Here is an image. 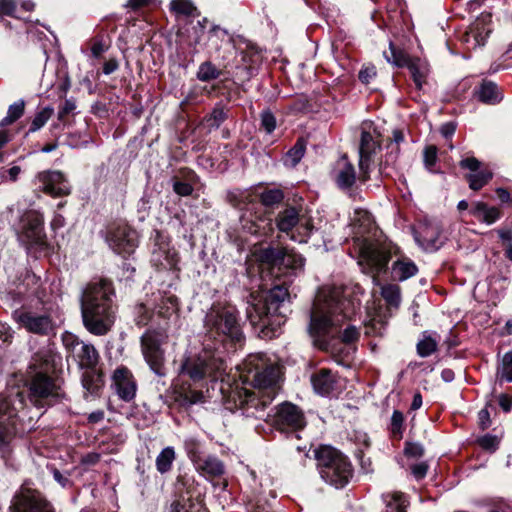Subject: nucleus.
Listing matches in <instances>:
<instances>
[{
  "mask_svg": "<svg viewBox=\"0 0 512 512\" xmlns=\"http://www.w3.org/2000/svg\"><path fill=\"white\" fill-rule=\"evenodd\" d=\"M282 366L265 354L249 355L243 363L244 383L253 389L236 386L226 398L225 406L232 412L240 411L248 418L262 419L266 408L274 400L282 377Z\"/></svg>",
  "mask_w": 512,
  "mask_h": 512,
  "instance_id": "obj_1",
  "label": "nucleus"
},
{
  "mask_svg": "<svg viewBox=\"0 0 512 512\" xmlns=\"http://www.w3.org/2000/svg\"><path fill=\"white\" fill-rule=\"evenodd\" d=\"M359 305L358 301L348 298L342 288L321 289L311 312L309 333L318 338L340 333L344 322L352 319Z\"/></svg>",
  "mask_w": 512,
  "mask_h": 512,
  "instance_id": "obj_2",
  "label": "nucleus"
},
{
  "mask_svg": "<svg viewBox=\"0 0 512 512\" xmlns=\"http://www.w3.org/2000/svg\"><path fill=\"white\" fill-rule=\"evenodd\" d=\"M114 288L111 281H91L81 296V314L84 327L93 335H106L116 320L117 307L114 302Z\"/></svg>",
  "mask_w": 512,
  "mask_h": 512,
  "instance_id": "obj_3",
  "label": "nucleus"
},
{
  "mask_svg": "<svg viewBox=\"0 0 512 512\" xmlns=\"http://www.w3.org/2000/svg\"><path fill=\"white\" fill-rule=\"evenodd\" d=\"M177 302L172 297L162 298L154 310L156 324L160 329H148L140 338L142 355L150 369L158 376H164L165 351L168 335L163 328L167 321L176 313Z\"/></svg>",
  "mask_w": 512,
  "mask_h": 512,
  "instance_id": "obj_4",
  "label": "nucleus"
},
{
  "mask_svg": "<svg viewBox=\"0 0 512 512\" xmlns=\"http://www.w3.org/2000/svg\"><path fill=\"white\" fill-rule=\"evenodd\" d=\"M251 298L253 301L248 303L246 315L253 326L268 328L273 324L280 325L284 321L285 313L282 309L289 298L286 287L276 285L262 299H256L252 294Z\"/></svg>",
  "mask_w": 512,
  "mask_h": 512,
  "instance_id": "obj_5",
  "label": "nucleus"
},
{
  "mask_svg": "<svg viewBox=\"0 0 512 512\" xmlns=\"http://www.w3.org/2000/svg\"><path fill=\"white\" fill-rule=\"evenodd\" d=\"M314 457L321 478L337 487L342 488L352 477V466L346 456L329 445H321L314 450Z\"/></svg>",
  "mask_w": 512,
  "mask_h": 512,
  "instance_id": "obj_6",
  "label": "nucleus"
},
{
  "mask_svg": "<svg viewBox=\"0 0 512 512\" xmlns=\"http://www.w3.org/2000/svg\"><path fill=\"white\" fill-rule=\"evenodd\" d=\"M204 323L211 337L228 338L233 342H241L243 339L237 309L232 305H212L206 313Z\"/></svg>",
  "mask_w": 512,
  "mask_h": 512,
  "instance_id": "obj_7",
  "label": "nucleus"
},
{
  "mask_svg": "<svg viewBox=\"0 0 512 512\" xmlns=\"http://www.w3.org/2000/svg\"><path fill=\"white\" fill-rule=\"evenodd\" d=\"M225 361L217 348H204L194 355H186L180 365V374L198 382L205 377H216L225 370Z\"/></svg>",
  "mask_w": 512,
  "mask_h": 512,
  "instance_id": "obj_8",
  "label": "nucleus"
},
{
  "mask_svg": "<svg viewBox=\"0 0 512 512\" xmlns=\"http://www.w3.org/2000/svg\"><path fill=\"white\" fill-rule=\"evenodd\" d=\"M359 143V180L365 182L369 179V171L373 157L381 148V133L372 121H364L360 126Z\"/></svg>",
  "mask_w": 512,
  "mask_h": 512,
  "instance_id": "obj_9",
  "label": "nucleus"
},
{
  "mask_svg": "<svg viewBox=\"0 0 512 512\" xmlns=\"http://www.w3.org/2000/svg\"><path fill=\"white\" fill-rule=\"evenodd\" d=\"M62 396L56 381L46 373H35L28 382V399L36 407L55 404Z\"/></svg>",
  "mask_w": 512,
  "mask_h": 512,
  "instance_id": "obj_10",
  "label": "nucleus"
},
{
  "mask_svg": "<svg viewBox=\"0 0 512 512\" xmlns=\"http://www.w3.org/2000/svg\"><path fill=\"white\" fill-rule=\"evenodd\" d=\"M22 222L19 239L25 245L27 251L36 254V252L45 250L47 239L43 229V215L38 211L31 210L23 216Z\"/></svg>",
  "mask_w": 512,
  "mask_h": 512,
  "instance_id": "obj_11",
  "label": "nucleus"
},
{
  "mask_svg": "<svg viewBox=\"0 0 512 512\" xmlns=\"http://www.w3.org/2000/svg\"><path fill=\"white\" fill-rule=\"evenodd\" d=\"M272 425L283 433H295L303 429L306 420L302 410L291 402H283L275 408Z\"/></svg>",
  "mask_w": 512,
  "mask_h": 512,
  "instance_id": "obj_12",
  "label": "nucleus"
},
{
  "mask_svg": "<svg viewBox=\"0 0 512 512\" xmlns=\"http://www.w3.org/2000/svg\"><path fill=\"white\" fill-rule=\"evenodd\" d=\"M392 255V246L384 244L377 246L374 244H364L361 248L359 264L363 267L364 271L373 274H378L384 271Z\"/></svg>",
  "mask_w": 512,
  "mask_h": 512,
  "instance_id": "obj_13",
  "label": "nucleus"
},
{
  "mask_svg": "<svg viewBox=\"0 0 512 512\" xmlns=\"http://www.w3.org/2000/svg\"><path fill=\"white\" fill-rule=\"evenodd\" d=\"M12 507L13 512H55L41 492L26 486L15 495Z\"/></svg>",
  "mask_w": 512,
  "mask_h": 512,
  "instance_id": "obj_14",
  "label": "nucleus"
},
{
  "mask_svg": "<svg viewBox=\"0 0 512 512\" xmlns=\"http://www.w3.org/2000/svg\"><path fill=\"white\" fill-rule=\"evenodd\" d=\"M107 242L115 253L130 255L137 247V234L127 225H118L109 229Z\"/></svg>",
  "mask_w": 512,
  "mask_h": 512,
  "instance_id": "obj_15",
  "label": "nucleus"
},
{
  "mask_svg": "<svg viewBox=\"0 0 512 512\" xmlns=\"http://www.w3.org/2000/svg\"><path fill=\"white\" fill-rule=\"evenodd\" d=\"M13 318L21 327L33 334L46 336L53 331V321L48 315L17 309L13 312Z\"/></svg>",
  "mask_w": 512,
  "mask_h": 512,
  "instance_id": "obj_16",
  "label": "nucleus"
},
{
  "mask_svg": "<svg viewBox=\"0 0 512 512\" xmlns=\"http://www.w3.org/2000/svg\"><path fill=\"white\" fill-rule=\"evenodd\" d=\"M112 387L115 389L118 397L130 402L136 396L137 383L132 372L124 366L118 367L112 375Z\"/></svg>",
  "mask_w": 512,
  "mask_h": 512,
  "instance_id": "obj_17",
  "label": "nucleus"
},
{
  "mask_svg": "<svg viewBox=\"0 0 512 512\" xmlns=\"http://www.w3.org/2000/svg\"><path fill=\"white\" fill-rule=\"evenodd\" d=\"M37 189L47 195L58 197L69 193L68 182L58 171H45L37 176Z\"/></svg>",
  "mask_w": 512,
  "mask_h": 512,
  "instance_id": "obj_18",
  "label": "nucleus"
},
{
  "mask_svg": "<svg viewBox=\"0 0 512 512\" xmlns=\"http://www.w3.org/2000/svg\"><path fill=\"white\" fill-rule=\"evenodd\" d=\"M330 175L337 186L342 190L350 189L357 179L354 165L345 155L334 163Z\"/></svg>",
  "mask_w": 512,
  "mask_h": 512,
  "instance_id": "obj_19",
  "label": "nucleus"
},
{
  "mask_svg": "<svg viewBox=\"0 0 512 512\" xmlns=\"http://www.w3.org/2000/svg\"><path fill=\"white\" fill-rule=\"evenodd\" d=\"M339 377L330 369L322 368L311 376V383L316 393L329 396L340 389Z\"/></svg>",
  "mask_w": 512,
  "mask_h": 512,
  "instance_id": "obj_20",
  "label": "nucleus"
},
{
  "mask_svg": "<svg viewBox=\"0 0 512 512\" xmlns=\"http://www.w3.org/2000/svg\"><path fill=\"white\" fill-rule=\"evenodd\" d=\"M280 248L266 247V248H255L248 262L252 264H258L260 270L268 269L273 270L278 268Z\"/></svg>",
  "mask_w": 512,
  "mask_h": 512,
  "instance_id": "obj_21",
  "label": "nucleus"
},
{
  "mask_svg": "<svg viewBox=\"0 0 512 512\" xmlns=\"http://www.w3.org/2000/svg\"><path fill=\"white\" fill-rule=\"evenodd\" d=\"M0 399L5 401L7 405H2L0 409V422H12L16 425V418L21 409L24 408V394L16 392L13 395L2 396Z\"/></svg>",
  "mask_w": 512,
  "mask_h": 512,
  "instance_id": "obj_22",
  "label": "nucleus"
},
{
  "mask_svg": "<svg viewBox=\"0 0 512 512\" xmlns=\"http://www.w3.org/2000/svg\"><path fill=\"white\" fill-rule=\"evenodd\" d=\"M156 248L152 252V262L163 268H174L178 262L176 250L170 247L166 241L156 242Z\"/></svg>",
  "mask_w": 512,
  "mask_h": 512,
  "instance_id": "obj_23",
  "label": "nucleus"
},
{
  "mask_svg": "<svg viewBox=\"0 0 512 512\" xmlns=\"http://www.w3.org/2000/svg\"><path fill=\"white\" fill-rule=\"evenodd\" d=\"M208 46L217 53H220V50L223 47L228 50L236 49L233 36L219 25H213L209 30Z\"/></svg>",
  "mask_w": 512,
  "mask_h": 512,
  "instance_id": "obj_24",
  "label": "nucleus"
},
{
  "mask_svg": "<svg viewBox=\"0 0 512 512\" xmlns=\"http://www.w3.org/2000/svg\"><path fill=\"white\" fill-rule=\"evenodd\" d=\"M71 358L81 369L94 368L98 363L99 353L92 344L83 342Z\"/></svg>",
  "mask_w": 512,
  "mask_h": 512,
  "instance_id": "obj_25",
  "label": "nucleus"
},
{
  "mask_svg": "<svg viewBox=\"0 0 512 512\" xmlns=\"http://www.w3.org/2000/svg\"><path fill=\"white\" fill-rule=\"evenodd\" d=\"M407 68L411 74L413 82L417 89L421 90L426 84L427 77L430 73V67L426 60L420 58H412L407 65Z\"/></svg>",
  "mask_w": 512,
  "mask_h": 512,
  "instance_id": "obj_26",
  "label": "nucleus"
},
{
  "mask_svg": "<svg viewBox=\"0 0 512 512\" xmlns=\"http://www.w3.org/2000/svg\"><path fill=\"white\" fill-rule=\"evenodd\" d=\"M195 466L197 470L209 478L220 477L225 473L224 463L216 456L209 455L202 457Z\"/></svg>",
  "mask_w": 512,
  "mask_h": 512,
  "instance_id": "obj_27",
  "label": "nucleus"
},
{
  "mask_svg": "<svg viewBox=\"0 0 512 512\" xmlns=\"http://www.w3.org/2000/svg\"><path fill=\"white\" fill-rule=\"evenodd\" d=\"M417 272L418 268L412 260L401 258L392 264L391 277L393 280L402 282L413 277Z\"/></svg>",
  "mask_w": 512,
  "mask_h": 512,
  "instance_id": "obj_28",
  "label": "nucleus"
},
{
  "mask_svg": "<svg viewBox=\"0 0 512 512\" xmlns=\"http://www.w3.org/2000/svg\"><path fill=\"white\" fill-rule=\"evenodd\" d=\"M243 228L246 229L250 234L257 236H268L274 230L271 218L266 216H258L251 220L244 218Z\"/></svg>",
  "mask_w": 512,
  "mask_h": 512,
  "instance_id": "obj_29",
  "label": "nucleus"
},
{
  "mask_svg": "<svg viewBox=\"0 0 512 512\" xmlns=\"http://www.w3.org/2000/svg\"><path fill=\"white\" fill-rule=\"evenodd\" d=\"M299 221V211L292 206L286 207L284 210L280 211L276 217L277 228L285 233L291 231Z\"/></svg>",
  "mask_w": 512,
  "mask_h": 512,
  "instance_id": "obj_30",
  "label": "nucleus"
},
{
  "mask_svg": "<svg viewBox=\"0 0 512 512\" xmlns=\"http://www.w3.org/2000/svg\"><path fill=\"white\" fill-rule=\"evenodd\" d=\"M103 375L94 368H87L82 374V386L91 395H97L103 387Z\"/></svg>",
  "mask_w": 512,
  "mask_h": 512,
  "instance_id": "obj_31",
  "label": "nucleus"
},
{
  "mask_svg": "<svg viewBox=\"0 0 512 512\" xmlns=\"http://www.w3.org/2000/svg\"><path fill=\"white\" fill-rule=\"evenodd\" d=\"M470 213L480 221L490 225L501 217V211L496 207H489L484 202H477L473 205Z\"/></svg>",
  "mask_w": 512,
  "mask_h": 512,
  "instance_id": "obj_32",
  "label": "nucleus"
},
{
  "mask_svg": "<svg viewBox=\"0 0 512 512\" xmlns=\"http://www.w3.org/2000/svg\"><path fill=\"white\" fill-rule=\"evenodd\" d=\"M478 99L485 103L494 105L499 103L503 96L497 85L490 81H484L476 92Z\"/></svg>",
  "mask_w": 512,
  "mask_h": 512,
  "instance_id": "obj_33",
  "label": "nucleus"
},
{
  "mask_svg": "<svg viewBox=\"0 0 512 512\" xmlns=\"http://www.w3.org/2000/svg\"><path fill=\"white\" fill-rule=\"evenodd\" d=\"M385 508L383 512H406L407 499L401 492L386 493L383 495Z\"/></svg>",
  "mask_w": 512,
  "mask_h": 512,
  "instance_id": "obj_34",
  "label": "nucleus"
},
{
  "mask_svg": "<svg viewBox=\"0 0 512 512\" xmlns=\"http://www.w3.org/2000/svg\"><path fill=\"white\" fill-rule=\"evenodd\" d=\"M176 459L175 449L167 446L157 455L155 465L160 474H166L171 471L173 462Z\"/></svg>",
  "mask_w": 512,
  "mask_h": 512,
  "instance_id": "obj_35",
  "label": "nucleus"
},
{
  "mask_svg": "<svg viewBox=\"0 0 512 512\" xmlns=\"http://www.w3.org/2000/svg\"><path fill=\"white\" fill-rule=\"evenodd\" d=\"M304 266V259L301 255L286 248H280L278 269L282 267L291 269H300Z\"/></svg>",
  "mask_w": 512,
  "mask_h": 512,
  "instance_id": "obj_36",
  "label": "nucleus"
},
{
  "mask_svg": "<svg viewBox=\"0 0 512 512\" xmlns=\"http://www.w3.org/2000/svg\"><path fill=\"white\" fill-rule=\"evenodd\" d=\"M383 54L389 63L397 67H407L409 62L412 60V58L408 56L407 53L397 48L392 42L389 44V51H384Z\"/></svg>",
  "mask_w": 512,
  "mask_h": 512,
  "instance_id": "obj_37",
  "label": "nucleus"
},
{
  "mask_svg": "<svg viewBox=\"0 0 512 512\" xmlns=\"http://www.w3.org/2000/svg\"><path fill=\"white\" fill-rule=\"evenodd\" d=\"M284 199V193L281 189H266L259 194V200L261 204L266 207L273 209L277 207Z\"/></svg>",
  "mask_w": 512,
  "mask_h": 512,
  "instance_id": "obj_38",
  "label": "nucleus"
},
{
  "mask_svg": "<svg viewBox=\"0 0 512 512\" xmlns=\"http://www.w3.org/2000/svg\"><path fill=\"white\" fill-rule=\"evenodd\" d=\"M493 174L489 170H481L475 173L466 175V180L469 183V188L478 191L489 183Z\"/></svg>",
  "mask_w": 512,
  "mask_h": 512,
  "instance_id": "obj_39",
  "label": "nucleus"
},
{
  "mask_svg": "<svg viewBox=\"0 0 512 512\" xmlns=\"http://www.w3.org/2000/svg\"><path fill=\"white\" fill-rule=\"evenodd\" d=\"M381 295L390 307L398 308L401 302V290L396 284H386L381 288Z\"/></svg>",
  "mask_w": 512,
  "mask_h": 512,
  "instance_id": "obj_40",
  "label": "nucleus"
},
{
  "mask_svg": "<svg viewBox=\"0 0 512 512\" xmlns=\"http://www.w3.org/2000/svg\"><path fill=\"white\" fill-rule=\"evenodd\" d=\"M437 347L438 341L431 335L427 334V332H424L422 339L419 340L416 346L417 354L423 358L428 357L436 352Z\"/></svg>",
  "mask_w": 512,
  "mask_h": 512,
  "instance_id": "obj_41",
  "label": "nucleus"
},
{
  "mask_svg": "<svg viewBox=\"0 0 512 512\" xmlns=\"http://www.w3.org/2000/svg\"><path fill=\"white\" fill-rule=\"evenodd\" d=\"M306 140L299 138L294 146L286 153V163L295 167L303 158L306 151Z\"/></svg>",
  "mask_w": 512,
  "mask_h": 512,
  "instance_id": "obj_42",
  "label": "nucleus"
},
{
  "mask_svg": "<svg viewBox=\"0 0 512 512\" xmlns=\"http://www.w3.org/2000/svg\"><path fill=\"white\" fill-rule=\"evenodd\" d=\"M220 74L221 71L212 62L205 61L198 68L197 78L202 82H209L217 79Z\"/></svg>",
  "mask_w": 512,
  "mask_h": 512,
  "instance_id": "obj_43",
  "label": "nucleus"
},
{
  "mask_svg": "<svg viewBox=\"0 0 512 512\" xmlns=\"http://www.w3.org/2000/svg\"><path fill=\"white\" fill-rule=\"evenodd\" d=\"M171 10L179 15L198 16L197 8L190 0H172L170 3Z\"/></svg>",
  "mask_w": 512,
  "mask_h": 512,
  "instance_id": "obj_44",
  "label": "nucleus"
},
{
  "mask_svg": "<svg viewBox=\"0 0 512 512\" xmlns=\"http://www.w3.org/2000/svg\"><path fill=\"white\" fill-rule=\"evenodd\" d=\"M25 103L23 100L10 105L7 116L0 121V126L4 127L17 121L24 114Z\"/></svg>",
  "mask_w": 512,
  "mask_h": 512,
  "instance_id": "obj_45",
  "label": "nucleus"
},
{
  "mask_svg": "<svg viewBox=\"0 0 512 512\" xmlns=\"http://www.w3.org/2000/svg\"><path fill=\"white\" fill-rule=\"evenodd\" d=\"M228 110L221 105L214 107L212 112L206 116L205 120L210 128H219L220 125L227 119Z\"/></svg>",
  "mask_w": 512,
  "mask_h": 512,
  "instance_id": "obj_46",
  "label": "nucleus"
},
{
  "mask_svg": "<svg viewBox=\"0 0 512 512\" xmlns=\"http://www.w3.org/2000/svg\"><path fill=\"white\" fill-rule=\"evenodd\" d=\"M185 451L189 459L197 464L202 459L201 443L195 438H188L184 442Z\"/></svg>",
  "mask_w": 512,
  "mask_h": 512,
  "instance_id": "obj_47",
  "label": "nucleus"
},
{
  "mask_svg": "<svg viewBox=\"0 0 512 512\" xmlns=\"http://www.w3.org/2000/svg\"><path fill=\"white\" fill-rule=\"evenodd\" d=\"M54 113V109L52 107H45L41 111H39L33 118L29 132L33 133L41 129L47 121L51 118Z\"/></svg>",
  "mask_w": 512,
  "mask_h": 512,
  "instance_id": "obj_48",
  "label": "nucleus"
},
{
  "mask_svg": "<svg viewBox=\"0 0 512 512\" xmlns=\"http://www.w3.org/2000/svg\"><path fill=\"white\" fill-rule=\"evenodd\" d=\"M154 317V312H151L145 304L141 303L136 306L134 321L137 326L144 327L148 325Z\"/></svg>",
  "mask_w": 512,
  "mask_h": 512,
  "instance_id": "obj_49",
  "label": "nucleus"
},
{
  "mask_svg": "<svg viewBox=\"0 0 512 512\" xmlns=\"http://www.w3.org/2000/svg\"><path fill=\"white\" fill-rule=\"evenodd\" d=\"M404 430V415L399 410H394L391 421H390V431L395 438H402Z\"/></svg>",
  "mask_w": 512,
  "mask_h": 512,
  "instance_id": "obj_50",
  "label": "nucleus"
},
{
  "mask_svg": "<svg viewBox=\"0 0 512 512\" xmlns=\"http://www.w3.org/2000/svg\"><path fill=\"white\" fill-rule=\"evenodd\" d=\"M501 381L512 382V350L504 354L502 358V367L498 372Z\"/></svg>",
  "mask_w": 512,
  "mask_h": 512,
  "instance_id": "obj_51",
  "label": "nucleus"
},
{
  "mask_svg": "<svg viewBox=\"0 0 512 512\" xmlns=\"http://www.w3.org/2000/svg\"><path fill=\"white\" fill-rule=\"evenodd\" d=\"M62 342L68 353V358H71L76 352V349L83 343L76 335L69 332L62 335Z\"/></svg>",
  "mask_w": 512,
  "mask_h": 512,
  "instance_id": "obj_52",
  "label": "nucleus"
},
{
  "mask_svg": "<svg viewBox=\"0 0 512 512\" xmlns=\"http://www.w3.org/2000/svg\"><path fill=\"white\" fill-rule=\"evenodd\" d=\"M437 154H438V149L435 145H428L424 148L423 161H424L425 167L429 171H433V167L435 166V164L437 162Z\"/></svg>",
  "mask_w": 512,
  "mask_h": 512,
  "instance_id": "obj_53",
  "label": "nucleus"
},
{
  "mask_svg": "<svg viewBox=\"0 0 512 512\" xmlns=\"http://www.w3.org/2000/svg\"><path fill=\"white\" fill-rule=\"evenodd\" d=\"M261 128L267 134H271L276 129V118L270 110H264L260 114Z\"/></svg>",
  "mask_w": 512,
  "mask_h": 512,
  "instance_id": "obj_54",
  "label": "nucleus"
},
{
  "mask_svg": "<svg viewBox=\"0 0 512 512\" xmlns=\"http://www.w3.org/2000/svg\"><path fill=\"white\" fill-rule=\"evenodd\" d=\"M359 329L351 324H348L340 335L341 341L345 344L354 343L359 339Z\"/></svg>",
  "mask_w": 512,
  "mask_h": 512,
  "instance_id": "obj_55",
  "label": "nucleus"
},
{
  "mask_svg": "<svg viewBox=\"0 0 512 512\" xmlns=\"http://www.w3.org/2000/svg\"><path fill=\"white\" fill-rule=\"evenodd\" d=\"M404 453L408 457L420 458L424 454V448L420 443L407 442Z\"/></svg>",
  "mask_w": 512,
  "mask_h": 512,
  "instance_id": "obj_56",
  "label": "nucleus"
},
{
  "mask_svg": "<svg viewBox=\"0 0 512 512\" xmlns=\"http://www.w3.org/2000/svg\"><path fill=\"white\" fill-rule=\"evenodd\" d=\"M21 173V168L19 166H12L9 169L2 168L0 170V178L3 181H11L15 182Z\"/></svg>",
  "mask_w": 512,
  "mask_h": 512,
  "instance_id": "obj_57",
  "label": "nucleus"
},
{
  "mask_svg": "<svg viewBox=\"0 0 512 512\" xmlns=\"http://www.w3.org/2000/svg\"><path fill=\"white\" fill-rule=\"evenodd\" d=\"M376 68L373 65L364 66L359 71V80L364 84H369L370 81L376 77Z\"/></svg>",
  "mask_w": 512,
  "mask_h": 512,
  "instance_id": "obj_58",
  "label": "nucleus"
},
{
  "mask_svg": "<svg viewBox=\"0 0 512 512\" xmlns=\"http://www.w3.org/2000/svg\"><path fill=\"white\" fill-rule=\"evenodd\" d=\"M76 109V103L73 99H66L64 103L59 107L58 119L63 121L67 115L72 113Z\"/></svg>",
  "mask_w": 512,
  "mask_h": 512,
  "instance_id": "obj_59",
  "label": "nucleus"
},
{
  "mask_svg": "<svg viewBox=\"0 0 512 512\" xmlns=\"http://www.w3.org/2000/svg\"><path fill=\"white\" fill-rule=\"evenodd\" d=\"M478 443L485 450H495L499 444V441L496 436L487 434L479 438Z\"/></svg>",
  "mask_w": 512,
  "mask_h": 512,
  "instance_id": "obj_60",
  "label": "nucleus"
},
{
  "mask_svg": "<svg viewBox=\"0 0 512 512\" xmlns=\"http://www.w3.org/2000/svg\"><path fill=\"white\" fill-rule=\"evenodd\" d=\"M173 190L179 196H189L193 192V187L187 182L176 180L173 183Z\"/></svg>",
  "mask_w": 512,
  "mask_h": 512,
  "instance_id": "obj_61",
  "label": "nucleus"
},
{
  "mask_svg": "<svg viewBox=\"0 0 512 512\" xmlns=\"http://www.w3.org/2000/svg\"><path fill=\"white\" fill-rule=\"evenodd\" d=\"M460 167L463 169H468L471 172L475 173L479 171L481 163L478 159L475 157H467L460 161L459 163Z\"/></svg>",
  "mask_w": 512,
  "mask_h": 512,
  "instance_id": "obj_62",
  "label": "nucleus"
},
{
  "mask_svg": "<svg viewBox=\"0 0 512 512\" xmlns=\"http://www.w3.org/2000/svg\"><path fill=\"white\" fill-rule=\"evenodd\" d=\"M16 3L14 0H0V15L14 16Z\"/></svg>",
  "mask_w": 512,
  "mask_h": 512,
  "instance_id": "obj_63",
  "label": "nucleus"
},
{
  "mask_svg": "<svg viewBox=\"0 0 512 512\" xmlns=\"http://www.w3.org/2000/svg\"><path fill=\"white\" fill-rule=\"evenodd\" d=\"M420 237L423 239L425 243H427V247H434L436 244V240L438 238V232L433 231L430 234V229L425 227L422 232H420Z\"/></svg>",
  "mask_w": 512,
  "mask_h": 512,
  "instance_id": "obj_64",
  "label": "nucleus"
}]
</instances>
